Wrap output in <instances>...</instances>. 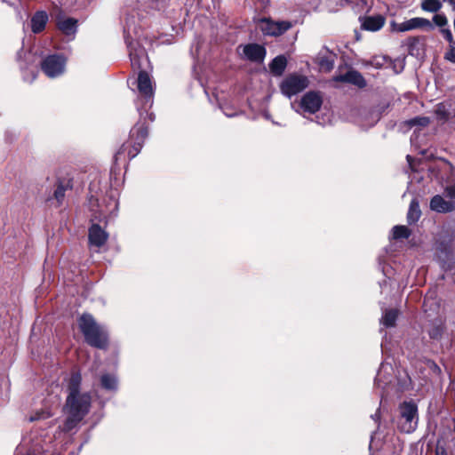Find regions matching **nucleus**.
Masks as SVG:
<instances>
[{
    "mask_svg": "<svg viewBox=\"0 0 455 455\" xmlns=\"http://www.w3.org/2000/svg\"><path fill=\"white\" fill-rule=\"evenodd\" d=\"M399 428L402 432L412 433L418 425V407L413 402H404L400 405Z\"/></svg>",
    "mask_w": 455,
    "mask_h": 455,
    "instance_id": "6",
    "label": "nucleus"
},
{
    "mask_svg": "<svg viewBox=\"0 0 455 455\" xmlns=\"http://www.w3.org/2000/svg\"><path fill=\"white\" fill-rule=\"evenodd\" d=\"M441 33L450 44H455L452 33L450 28H442Z\"/></svg>",
    "mask_w": 455,
    "mask_h": 455,
    "instance_id": "35",
    "label": "nucleus"
},
{
    "mask_svg": "<svg viewBox=\"0 0 455 455\" xmlns=\"http://www.w3.org/2000/svg\"><path fill=\"white\" fill-rule=\"evenodd\" d=\"M371 418H372L375 421L379 420V412H376L374 415H371Z\"/></svg>",
    "mask_w": 455,
    "mask_h": 455,
    "instance_id": "40",
    "label": "nucleus"
},
{
    "mask_svg": "<svg viewBox=\"0 0 455 455\" xmlns=\"http://www.w3.org/2000/svg\"><path fill=\"white\" fill-rule=\"evenodd\" d=\"M148 133V127L144 123L136 124L130 132V139L132 141V145L131 147L123 145L114 156L115 162L117 163L121 160L122 155L125 151H127L129 159L134 158L140 152Z\"/></svg>",
    "mask_w": 455,
    "mask_h": 455,
    "instance_id": "5",
    "label": "nucleus"
},
{
    "mask_svg": "<svg viewBox=\"0 0 455 455\" xmlns=\"http://www.w3.org/2000/svg\"><path fill=\"white\" fill-rule=\"evenodd\" d=\"M430 123V119L426 116H417L407 122L409 126H427Z\"/></svg>",
    "mask_w": 455,
    "mask_h": 455,
    "instance_id": "30",
    "label": "nucleus"
},
{
    "mask_svg": "<svg viewBox=\"0 0 455 455\" xmlns=\"http://www.w3.org/2000/svg\"><path fill=\"white\" fill-rule=\"evenodd\" d=\"M66 188L62 184H60L54 191L53 196L58 202V204H60L65 196Z\"/></svg>",
    "mask_w": 455,
    "mask_h": 455,
    "instance_id": "33",
    "label": "nucleus"
},
{
    "mask_svg": "<svg viewBox=\"0 0 455 455\" xmlns=\"http://www.w3.org/2000/svg\"><path fill=\"white\" fill-rule=\"evenodd\" d=\"M429 335L431 338L435 339L440 335V330L439 328H435L433 331H429Z\"/></svg>",
    "mask_w": 455,
    "mask_h": 455,
    "instance_id": "37",
    "label": "nucleus"
},
{
    "mask_svg": "<svg viewBox=\"0 0 455 455\" xmlns=\"http://www.w3.org/2000/svg\"><path fill=\"white\" fill-rule=\"evenodd\" d=\"M394 239L408 238L411 231L406 226H395L392 229Z\"/></svg>",
    "mask_w": 455,
    "mask_h": 455,
    "instance_id": "29",
    "label": "nucleus"
},
{
    "mask_svg": "<svg viewBox=\"0 0 455 455\" xmlns=\"http://www.w3.org/2000/svg\"><path fill=\"white\" fill-rule=\"evenodd\" d=\"M391 27L394 31L397 32H406L417 28L431 31L435 28V25L429 20L421 17L411 18L402 23L392 22Z\"/></svg>",
    "mask_w": 455,
    "mask_h": 455,
    "instance_id": "9",
    "label": "nucleus"
},
{
    "mask_svg": "<svg viewBox=\"0 0 455 455\" xmlns=\"http://www.w3.org/2000/svg\"><path fill=\"white\" fill-rule=\"evenodd\" d=\"M108 239V234L99 224H92L88 230V240L91 248L100 249Z\"/></svg>",
    "mask_w": 455,
    "mask_h": 455,
    "instance_id": "13",
    "label": "nucleus"
},
{
    "mask_svg": "<svg viewBox=\"0 0 455 455\" xmlns=\"http://www.w3.org/2000/svg\"><path fill=\"white\" fill-rule=\"evenodd\" d=\"M384 60H385V57H383V58L381 59V61H380L379 60H378V59H375V60H373V65H375L376 67H381V66L383 65V61H384Z\"/></svg>",
    "mask_w": 455,
    "mask_h": 455,
    "instance_id": "38",
    "label": "nucleus"
},
{
    "mask_svg": "<svg viewBox=\"0 0 455 455\" xmlns=\"http://www.w3.org/2000/svg\"><path fill=\"white\" fill-rule=\"evenodd\" d=\"M265 117H266L267 119H269V118H270V116H269V115H268V114H266V115H265Z\"/></svg>",
    "mask_w": 455,
    "mask_h": 455,
    "instance_id": "43",
    "label": "nucleus"
},
{
    "mask_svg": "<svg viewBox=\"0 0 455 455\" xmlns=\"http://www.w3.org/2000/svg\"><path fill=\"white\" fill-rule=\"evenodd\" d=\"M338 82L348 83L363 88L366 85L364 77L356 70H348L343 75L335 77Z\"/></svg>",
    "mask_w": 455,
    "mask_h": 455,
    "instance_id": "17",
    "label": "nucleus"
},
{
    "mask_svg": "<svg viewBox=\"0 0 455 455\" xmlns=\"http://www.w3.org/2000/svg\"><path fill=\"white\" fill-rule=\"evenodd\" d=\"M224 114H225V116H227L228 117H232V116H235V113H228V112H226V111H224Z\"/></svg>",
    "mask_w": 455,
    "mask_h": 455,
    "instance_id": "41",
    "label": "nucleus"
},
{
    "mask_svg": "<svg viewBox=\"0 0 455 455\" xmlns=\"http://www.w3.org/2000/svg\"><path fill=\"white\" fill-rule=\"evenodd\" d=\"M430 209L439 213L451 212L455 210V203L446 201L442 196L436 195L430 201Z\"/></svg>",
    "mask_w": 455,
    "mask_h": 455,
    "instance_id": "16",
    "label": "nucleus"
},
{
    "mask_svg": "<svg viewBox=\"0 0 455 455\" xmlns=\"http://www.w3.org/2000/svg\"><path fill=\"white\" fill-rule=\"evenodd\" d=\"M399 62V70H395L396 73L401 72L403 69L404 61L403 60H397Z\"/></svg>",
    "mask_w": 455,
    "mask_h": 455,
    "instance_id": "39",
    "label": "nucleus"
},
{
    "mask_svg": "<svg viewBox=\"0 0 455 455\" xmlns=\"http://www.w3.org/2000/svg\"><path fill=\"white\" fill-rule=\"evenodd\" d=\"M100 383L103 388L110 391L117 389V379L113 374H103L100 379Z\"/></svg>",
    "mask_w": 455,
    "mask_h": 455,
    "instance_id": "26",
    "label": "nucleus"
},
{
    "mask_svg": "<svg viewBox=\"0 0 455 455\" xmlns=\"http://www.w3.org/2000/svg\"><path fill=\"white\" fill-rule=\"evenodd\" d=\"M78 325L85 341L92 347L106 349L108 344L107 330L97 323L90 314H83L78 319Z\"/></svg>",
    "mask_w": 455,
    "mask_h": 455,
    "instance_id": "3",
    "label": "nucleus"
},
{
    "mask_svg": "<svg viewBox=\"0 0 455 455\" xmlns=\"http://www.w3.org/2000/svg\"><path fill=\"white\" fill-rule=\"evenodd\" d=\"M433 22L435 26L442 28L448 25V20L444 14H435L433 17Z\"/></svg>",
    "mask_w": 455,
    "mask_h": 455,
    "instance_id": "32",
    "label": "nucleus"
},
{
    "mask_svg": "<svg viewBox=\"0 0 455 455\" xmlns=\"http://www.w3.org/2000/svg\"><path fill=\"white\" fill-rule=\"evenodd\" d=\"M145 16L138 12L132 11L125 19L124 26V36L128 48L131 64L133 69H141L143 62L148 60L145 49L140 44V30L147 25ZM132 84H137L139 92L137 100V109L140 119L148 116L154 121L153 113H148L154 102L155 90L149 75L140 70L137 79Z\"/></svg>",
    "mask_w": 455,
    "mask_h": 455,
    "instance_id": "1",
    "label": "nucleus"
},
{
    "mask_svg": "<svg viewBox=\"0 0 455 455\" xmlns=\"http://www.w3.org/2000/svg\"><path fill=\"white\" fill-rule=\"evenodd\" d=\"M421 212L419 203L414 199L411 202L409 211L407 213V220L409 224H413L420 218Z\"/></svg>",
    "mask_w": 455,
    "mask_h": 455,
    "instance_id": "25",
    "label": "nucleus"
},
{
    "mask_svg": "<svg viewBox=\"0 0 455 455\" xmlns=\"http://www.w3.org/2000/svg\"><path fill=\"white\" fill-rule=\"evenodd\" d=\"M31 57L32 56L30 52H25L22 50H20L17 53V60L20 62V68L21 70L27 69L28 68L27 62L22 60V58H24L27 60H29Z\"/></svg>",
    "mask_w": 455,
    "mask_h": 455,
    "instance_id": "31",
    "label": "nucleus"
},
{
    "mask_svg": "<svg viewBox=\"0 0 455 455\" xmlns=\"http://www.w3.org/2000/svg\"><path fill=\"white\" fill-rule=\"evenodd\" d=\"M423 307L427 316L431 317L435 314H438L439 304L435 299L427 297L424 300Z\"/></svg>",
    "mask_w": 455,
    "mask_h": 455,
    "instance_id": "27",
    "label": "nucleus"
},
{
    "mask_svg": "<svg viewBox=\"0 0 455 455\" xmlns=\"http://www.w3.org/2000/svg\"><path fill=\"white\" fill-rule=\"evenodd\" d=\"M444 193L449 198L455 200V185L446 187Z\"/></svg>",
    "mask_w": 455,
    "mask_h": 455,
    "instance_id": "36",
    "label": "nucleus"
},
{
    "mask_svg": "<svg viewBox=\"0 0 455 455\" xmlns=\"http://www.w3.org/2000/svg\"><path fill=\"white\" fill-rule=\"evenodd\" d=\"M391 371L392 366L390 364L381 363L375 378V385L382 389H385L387 385L389 384L392 380V375L390 374Z\"/></svg>",
    "mask_w": 455,
    "mask_h": 455,
    "instance_id": "19",
    "label": "nucleus"
},
{
    "mask_svg": "<svg viewBox=\"0 0 455 455\" xmlns=\"http://www.w3.org/2000/svg\"><path fill=\"white\" fill-rule=\"evenodd\" d=\"M261 22L263 34L271 36H279L292 27V24L287 20L274 21L269 19H263Z\"/></svg>",
    "mask_w": 455,
    "mask_h": 455,
    "instance_id": "10",
    "label": "nucleus"
},
{
    "mask_svg": "<svg viewBox=\"0 0 455 455\" xmlns=\"http://www.w3.org/2000/svg\"><path fill=\"white\" fill-rule=\"evenodd\" d=\"M317 64L321 70L329 72L334 67L335 54L327 51L321 52L317 58Z\"/></svg>",
    "mask_w": 455,
    "mask_h": 455,
    "instance_id": "20",
    "label": "nucleus"
},
{
    "mask_svg": "<svg viewBox=\"0 0 455 455\" xmlns=\"http://www.w3.org/2000/svg\"><path fill=\"white\" fill-rule=\"evenodd\" d=\"M360 20L363 29L375 32L383 28L386 19L382 15L378 14L360 18Z\"/></svg>",
    "mask_w": 455,
    "mask_h": 455,
    "instance_id": "15",
    "label": "nucleus"
},
{
    "mask_svg": "<svg viewBox=\"0 0 455 455\" xmlns=\"http://www.w3.org/2000/svg\"><path fill=\"white\" fill-rule=\"evenodd\" d=\"M56 26L63 35L73 40L77 32V20L74 18L58 17Z\"/></svg>",
    "mask_w": 455,
    "mask_h": 455,
    "instance_id": "14",
    "label": "nucleus"
},
{
    "mask_svg": "<svg viewBox=\"0 0 455 455\" xmlns=\"http://www.w3.org/2000/svg\"><path fill=\"white\" fill-rule=\"evenodd\" d=\"M238 48L243 50L242 54L245 60L255 63H262L267 54L265 47L258 44H247Z\"/></svg>",
    "mask_w": 455,
    "mask_h": 455,
    "instance_id": "11",
    "label": "nucleus"
},
{
    "mask_svg": "<svg viewBox=\"0 0 455 455\" xmlns=\"http://www.w3.org/2000/svg\"><path fill=\"white\" fill-rule=\"evenodd\" d=\"M169 4V0H142L141 6L145 9L147 13L151 12H163L164 11Z\"/></svg>",
    "mask_w": 455,
    "mask_h": 455,
    "instance_id": "21",
    "label": "nucleus"
},
{
    "mask_svg": "<svg viewBox=\"0 0 455 455\" xmlns=\"http://www.w3.org/2000/svg\"><path fill=\"white\" fill-rule=\"evenodd\" d=\"M307 86L308 80L306 76L294 74L288 76L282 81L280 90L284 96L291 98L301 92Z\"/></svg>",
    "mask_w": 455,
    "mask_h": 455,
    "instance_id": "7",
    "label": "nucleus"
},
{
    "mask_svg": "<svg viewBox=\"0 0 455 455\" xmlns=\"http://www.w3.org/2000/svg\"><path fill=\"white\" fill-rule=\"evenodd\" d=\"M397 317V309H385L380 320V323L387 328L393 327L395 324Z\"/></svg>",
    "mask_w": 455,
    "mask_h": 455,
    "instance_id": "24",
    "label": "nucleus"
},
{
    "mask_svg": "<svg viewBox=\"0 0 455 455\" xmlns=\"http://www.w3.org/2000/svg\"><path fill=\"white\" fill-rule=\"evenodd\" d=\"M444 59L455 64V46H450V49L444 54Z\"/></svg>",
    "mask_w": 455,
    "mask_h": 455,
    "instance_id": "34",
    "label": "nucleus"
},
{
    "mask_svg": "<svg viewBox=\"0 0 455 455\" xmlns=\"http://www.w3.org/2000/svg\"><path fill=\"white\" fill-rule=\"evenodd\" d=\"M436 455H447V453L445 451H437Z\"/></svg>",
    "mask_w": 455,
    "mask_h": 455,
    "instance_id": "42",
    "label": "nucleus"
},
{
    "mask_svg": "<svg viewBox=\"0 0 455 455\" xmlns=\"http://www.w3.org/2000/svg\"><path fill=\"white\" fill-rule=\"evenodd\" d=\"M447 0H421L420 8L427 12L436 13Z\"/></svg>",
    "mask_w": 455,
    "mask_h": 455,
    "instance_id": "23",
    "label": "nucleus"
},
{
    "mask_svg": "<svg viewBox=\"0 0 455 455\" xmlns=\"http://www.w3.org/2000/svg\"><path fill=\"white\" fill-rule=\"evenodd\" d=\"M82 377L79 372H73L68 382V396L65 409L68 417L63 425V430L68 432L84 418L91 408V395L89 393H81Z\"/></svg>",
    "mask_w": 455,
    "mask_h": 455,
    "instance_id": "2",
    "label": "nucleus"
},
{
    "mask_svg": "<svg viewBox=\"0 0 455 455\" xmlns=\"http://www.w3.org/2000/svg\"><path fill=\"white\" fill-rule=\"evenodd\" d=\"M287 66V60L283 55H278L269 64V69L274 76H280Z\"/></svg>",
    "mask_w": 455,
    "mask_h": 455,
    "instance_id": "22",
    "label": "nucleus"
},
{
    "mask_svg": "<svg viewBox=\"0 0 455 455\" xmlns=\"http://www.w3.org/2000/svg\"><path fill=\"white\" fill-rule=\"evenodd\" d=\"M49 20V16L45 11H37L31 17L30 26L31 30L35 34L41 33Z\"/></svg>",
    "mask_w": 455,
    "mask_h": 455,
    "instance_id": "18",
    "label": "nucleus"
},
{
    "mask_svg": "<svg viewBox=\"0 0 455 455\" xmlns=\"http://www.w3.org/2000/svg\"><path fill=\"white\" fill-rule=\"evenodd\" d=\"M435 114L439 121L444 123L450 118V108L443 102L439 103L435 107Z\"/></svg>",
    "mask_w": 455,
    "mask_h": 455,
    "instance_id": "28",
    "label": "nucleus"
},
{
    "mask_svg": "<svg viewBox=\"0 0 455 455\" xmlns=\"http://www.w3.org/2000/svg\"><path fill=\"white\" fill-rule=\"evenodd\" d=\"M323 104V99L317 92H308L300 100L299 107L304 112L309 114L316 113Z\"/></svg>",
    "mask_w": 455,
    "mask_h": 455,
    "instance_id": "12",
    "label": "nucleus"
},
{
    "mask_svg": "<svg viewBox=\"0 0 455 455\" xmlns=\"http://www.w3.org/2000/svg\"><path fill=\"white\" fill-rule=\"evenodd\" d=\"M37 419V418H31V420H35V419Z\"/></svg>",
    "mask_w": 455,
    "mask_h": 455,
    "instance_id": "44",
    "label": "nucleus"
},
{
    "mask_svg": "<svg viewBox=\"0 0 455 455\" xmlns=\"http://www.w3.org/2000/svg\"><path fill=\"white\" fill-rule=\"evenodd\" d=\"M148 133V127L144 123L136 124L130 132V139L132 141V145L131 147L123 145L114 156L115 162L117 163L121 160L122 155L125 151H127L129 159L134 158L140 152Z\"/></svg>",
    "mask_w": 455,
    "mask_h": 455,
    "instance_id": "4",
    "label": "nucleus"
},
{
    "mask_svg": "<svg viewBox=\"0 0 455 455\" xmlns=\"http://www.w3.org/2000/svg\"><path fill=\"white\" fill-rule=\"evenodd\" d=\"M66 68V59L60 54H51L41 62L43 72L50 78L61 76Z\"/></svg>",
    "mask_w": 455,
    "mask_h": 455,
    "instance_id": "8",
    "label": "nucleus"
}]
</instances>
